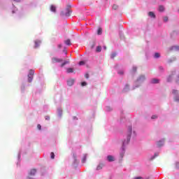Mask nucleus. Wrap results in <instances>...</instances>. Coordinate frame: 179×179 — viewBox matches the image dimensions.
<instances>
[{"label": "nucleus", "mask_w": 179, "mask_h": 179, "mask_svg": "<svg viewBox=\"0 0 179 179\" xmlns=\"http://www.w3.org/2000/svg\"><path fill=\"white\" fill-rule=\"evenodd\" d=\"M91 48H94V43L92 45Z\"/></svg>", "instance_id": "6e6d98bb"}, {"label": "nucleus", "mask_w": 179, "mask_h": 179, "mask_svg": "<svg viewBox=\"0 0 179 179\" xmlns=\"http://www.w3.org/2000/svg\"><path fill=\"white\" fill-rule=\"evenodd\" d=\"M171 51L178 52L179 51V45H173L170 48Z\"/></svg>", "instance_id": "dca6fc26"}, {"label": "nucleus", "mask_w": 179, "mask_h": 179, "mask_svg": "<svg viewBox=\"0 0 179 179\" xmlns=\"http://www.w3.org/2000/svg\"><path fill=\"white\" fill-rule=\"evenodd\" d=\"M14 2H20L21 0H13Z\"/></svg>", "instance_id": "5fc2aeb1"}, {"label": "nucleus", "mask_w": 179, "mask_h": 179, "mask_svg": "<svg viewBox=\"0 0 179 179\" xmlns=\"http://www.w3.org/2000/svg\"><path fill=\"white\" fill-rule=\"evenodd\" d=\"M146 80V76L145 74H141L138 76L136 80L134 82V84L132 87V90H135V89L138 87H141L143 83Z\"/></svg>", "instance_id": "f03ea898"}, {"label": "nucleus", "mask_w": 179, "mask_h": 179, "mask_svg": "<svg viewBox=\"0 0 179 179\" xmlns=\"http://www.w3.org/2000/svg\"><path fill=\"white\" fill-rule=\"evenodd\" d=\"M66 72H67V73H73V69L69 68V69H67Z\"/></svg>", "instance_id": "7c9ffc66"}, {"label": "nucleus", "mask_w": 179, "mask_h": 179, "mask_svg": "<svg viewBox=\"0 0 179 179\" xmlns=\"http://www.w3.org/2000/svg\"><path fill=\"white\" fill-rule=\"evenodd\" d=\"M160 57H161V55H160L159 52H155V53H154V55H153V58H154L155 59H159V58H160Z\"/></svg>", "instance_id": "6ab92c4d"}, {"label": "nucleus", "mask_w": 179, "mask_h": 179, "mask_svg": "<svg viewBox=\"0 0 179 179\" xmlns=\"http://www.w3.org/2000/svg\"><path fill=\"white\" fill-rule=\"evenodd\" d=\"M159 12L163 13L164 10H166V8H164V6H159L158 8Z\"/></svg>", "instance_id": "aec40b11"}, {"label": "nucleus", "mask_w": 179, "mask_h": 179, "mask_svg": "<svg viewBox=\"0 0 179 179\" xmlns=\"http://www.w3.org/2000/svg\"><path fill=\"white\" fill-rule=\"evenodd\" d=\"M151 85H159L160 83V79L159 78H152L150 80Z\"/></svg>", "instance_id": "6e6552de"}, {"label": "nucleus", "mask_w": 179, "mask_h": 179, "mask_svg": "<svg viewBox=\"0 0 179 179\" xmlns=\"http://www.w3.org/2000/svg\"><path fill=\"white\" fill-rule=\"evenodd\" d=\"M40 44H41V41L40 40L35 41L34 48H38L40 47Z\"/></svg>", "instance_id": "a211bd4d"}, {"label": "nucleus", "mask_w": 179, "mask_h": 179, "mask_svg": "<svg viewBox=\"0 0 179 179\" xmlns=\"http://www.w3.org/2000/svg\"><path fill=\"white\" fill-rule=\"evenodd\" d=\"M134 179H149L148 178H143V177H136V178H134Z\"/></svg>", "instance_id": "79ce46f5"}, {"label": "nucleus", "mask_w": 179, "mask_h": 179, "mask_svg": "<svg viewBox=\"0 0 179 179\" xmlns=\"http://www.w3.org/2000/svg\"><path fill=\"white\" fill-rule=\"evenodd\" d=\"M162 1H165V0H162Z\"/></svg>", "instance_id": "052dcab7"}, {"label": "nucleus", "mask_w": 179, "mask_h": 179, "mask_svg": "<svg viewBox=\"0 0 179 179\" xmlns=\"http://www.w3.org/2000/svg\"><path fill=\"white\" fill-rule=\"evenodd\" d=\"M176 76V82L178 85H179V70L172 71L171 74L169 75L166 78V82H171L173 80V78Z\"/></svg>", "instance_id": "7ed1b4c3"}, {"label": "nucleus", "mask_w": 179, "mask_h": 179, "mask_svg": "<svg viewBox=\"0 0 179 179\" xmlns=\"http://www.w3.org/2000/svg\"><path fill=\"white\" fill-rule=\"evenodd\" d=\"M45 120H46V121H50V116L48 115L45 116Z\"/></svg>", "instance_id": "a18cd8bd"}, {"label": "nucleus", "mask_w": 179, "mask_h": 179, "mask_svg": "<svg viewBox=\"0 0 179 179\" xmlns=\"http://www.w3.org/2000/svg\"><path fill=\"white\" fill-rule=\"evenodd\" d=\"M85 78H86V79H89V74L88 73L85 74Z\"/></svg>", "instance_id": "3c124183"}, {"label": "nucleus", "mask_w": 179, "mask_h": 179, "mask_svg": "<svg viewBox=\"0 0 179 179\" xmlns=\"http://www.w3.org/2000/svg\"><path fill=\"white\" fill-rule=\"evenodd\" d=\"M131 138L132 139L136 138V131L132 129V126H129L127 127V131L124 136V138L122 140V147L120 150V160H122V158L125 156V149L127 146L129 145Z\"/></svg>", "instance_id": "f257e3e1"}, {"label": "nucleus", "mask_w": 179, "mask_h": 179, "mask_svg": "<svg viewBox=\"0 0 179 179\" xmlns=\"http://www.w3.org/2000/svg\"><path fill=\"white\" fill-rule=\"evenodd\" d=\"M103 50H107V47L106 46H103Z\"/></svg>", "instance_id": "4d7b16f0"}, {"label": "nucleus", "mask_w": 179, "mask_h": 179, "mask_svg": "<svg viewBox=\"0 0 179 179\" xmlns=\"http://www.w3.org/2000/svg\"><path fill=\"white\" fill-rule=\"evenodd\" d=\"M117 73L118 75H120V76H122V75H124V70H119Z\"/></svg>", "instance_id": "c9c22d12"}, {"label": "nucleus", "mask_w": 179, "mask_h": 179, "mask_svg": "<svg viewBox=\"0 0 179 179\" xmlns=\"http://www.w3.org/2000/svg\"><path fill=\"white\" fill-rule=\"evenodd\" d=\"M34 76V70H29L28 73V82L31 83L33 82V76Z\"/></svg>", "instance_id": "423d86ee"}, {"label": "nucleus", "mask_w": 179, "mask_h": 179, "mask_svg": "<svg viewBox=\"0 0 179 179\" xmlns=\"http://www.w3.org/2000/svg\"><path fill=\"white\" fill-rule=\"evenodd\" d=\"M62 59H59L58 57H52V64H57L59 62H62Z\"/></svg>", "instance_id": "1a4fd4ad"}, {"label": "nucleus", "mask_w": 179, "mask_h": 179, "mask_svg": "<svg viewBox=\"0 0 179 179\" xmlns=\"http://www.w3.org/2000/svg\"><path fill=\"white\" fill-rule=\"evenodd\" d=\"M17 159H18V160H20V152L18 153Z\"/></svg>", "instance_id": "603ef678"}, {"label": "nucleus", "mask_w": 179, "mask_h": 179, "mask_svg": "<svg viewBox=\"0 0 179 179\" xmlns=\"http://www.w3.org/2000/svg\"><path fill=\"white\" fill-rule=\"evenodd\" d=\"M79 65H80V66L85 65V62H84V61H80V62H79Z\"/></svg>", "instance_id": "c03bdc74"}, {"label": "nucleus", "mask_w": 179, "mask_h": 179, "mask_svg": "<svg viewBox=\"0 0 179 179\" xmlns=\"http://www.w3.org/2000/svg\"><path fill=\"white\" fill-rule=\"evenodd\" d=\"M113 10H117V9H118V6L116 4H114L113 6Z\"/></svg>", "instance_id": "4c0bfd02"}, {"label": "nucleus", "mask_w": 179, "mask_h": 179, "mask_svg": "<svg viewBox=\"0 0 179 179\" xmlns=\"http://www.w3.org/2000/svg\"><path fill=\"white\" fill-rule=\"evenodd\" d=\"M69 64V60H66V61H64V62H63V63L61 64L62 68L64 67V66H65V65H66V64Z\"/></svg>", "instance_id": "c756f323"}, {"label": "nucleus", "mask_w": 179, "mask_h": 179, "mask_svg": "<svg viewBox=\"0 0 179 179\" xmlns=\"http://www.w3.org/2000/svg\"><path fill=\"white\" fill-rule=\"evenodd\" d=\"M105 166H106V165L104 164V163L100 162V163L97 165V166H96V171H100V170H102V169H103V167H104Z\"/></svg>", "instance_id": "ddd939ff"}, {"label": "nucleus", "mask_w": 179, "mask_h": 179, "mask_svg": "<svg viewBox=\"0 0 179 179\" xmlns=\"http://www.w3.org/2000/svg\"><path fill=\"white\" fill-rule=\"evenodd\" d=\"M129 92V84H126L122 90L123 93H128Z\"/></svg>", "instance_id": "2eb2a0df"}, {"label": "nucleus", "mask_w": 179, "mask_h": 179, "mask_svg": "<svg viewBox=\"0 0 179 179\" xmlns=\"http://www.w3.org/2000/svg\"><path fill=\"white\" fill-rule=\"evenodd\" d=\"M96 52H101V46H97L96 49Z\"/></svg>", "instance_id": "f704fd0d"}, {"label": "nucleus", "mask_w": 179, "mask_h": 179, "mask_svg": "<svg viewBox=\"0 0 179 179\" xmlns=\"http://www.w3.org/2000/svg\"><path fill=\"white\" fill-rule=\"evenodd\" d=\"M164 142H165L164 138H162V139L159 140V141L157 142V146L158 148H162V146L164 145Z\"/></svg>", "instance_id": "9d476101"}, {"label": "nucleus", "mask_w": 179, "mask_h": 179, "mask_svg": "<svg viewBox=\"0 0 179 179\" xmlns=\"http://www.w3.org/2000/svg\"><path fill=\"white\" fill-rule=\"evenodd\" d=\"M73 120H78V118H76V117H73Z\"/></svg>", "instance_id": "13d9d810"}, {"label": "nucleus", "mask_w": 179, "mask_h": 179, "mask_svg": "<svg viewBox=\"0 0 179 179\" xmlns=\"http://www.w3.org/2000/svg\"><path fill=\"white\" fill-rule=\"evenodd\" d=\"M15 11H16V8L12 10V13H15Z\"/></svg>", "instance_id": "864d4df0"}, {"label": "nucleus", "mask_w": 179, "mask_h": 179, "mask_svg": "<svg viewBox=\"0 0 179 179\" xmlns=\"http://www.w3.org/2000/svg\"><path fill=\"white\" fill-rule=\"evenodd\" d=\"M87 159V154H85L83 158L82 159V163H86V160Z\"/></svg>", "instance_id": "b1692460"}, {"label": "nucleus", "mask_w": 179, "mask_h": 179, "mask_svg": "<svg viewBox=\"0 0 179 179\" xmlns=\"http://www.w3.org/2000/svg\"><path fill=\"white\" fill-rule=\"evenodd\" d=\"M159 72H160L161 73H163V72H164V68H163V66H160L159 67Z\"/></svg>", "instance_id": "473e14b6"}, {"label": "nucleus", "mask_w": 179, "mask_h": 179, "mask_svg": "<svg viewBox=\"0 0 179 179\" xmlns=\"http://www.w3.org/2000/svg\"><path fill=\"white\" fill-rule=\"evenodd\" d=\"M175 166L176 169H179V162H176Z\"/></svg>", "instance_id": "37998d69"}, {"label": "nucleus", "mask_w": 179, "mask_h": 179, "mask_svg": "<svg viewBox=\"0 0 179 179\" xmlns=\"http://www.w3.org/2000/svg\"><path fill=\"white\" fill-rule=\"evenodd\" d=\"M17 165H19V162L17 163Z\"/></svg>", "instance_id": "bf43d9fd"}, {"label": "nucleus", "mask_w": 179, "mask_h": 179, "mask_svg": "<svg viewBox=\"0 0 179 179\" xmlns=\"http://www.w3.org/2000/svg\"><path fill=\"white\" fill-rule=\"evenodd\" d=\"M115 57H117V52H112L110 55L111 59H114V58H115Z\"/></svg>", "instance_id": "cd10ccee"}, {"label": "nucleus", "mask_w": 179, "mask_h": 179, "mask_svg": "<svg viewBox=\"0 0 179 179\" xmlns=\"http://www.w3.org/2000/svg\"><path fill=\"white\" fill-rule=\"evenodd\" d=\"M163 22L164 23H167V22H169V17L167 16L163 17Z\"/></svg>", "instance_id": "2f4dec72"}, {"label": "nucleus", "mask_w": 179, "mask_h": 179, "mask_svg": "<svg viewBox=\"0 0 179 179\" xmlns=\"http://www.w3.org/2000/svg\"><path fill=\"white\" fill-rule=\"evenodd\" d=\"M87 83H86L85 81L81 83V86L83 87V86H87Z\"/></svg>", "instance_id": "ea45409f"}, {"label": "nucleus", "mask_w": 179, "mask_h": 179, "mask_svg": "<svg viewBox=\"0 0 179 179\" xmlns=\"http://www.w3.org/2000/svg\"><path fill=\"white\" fill-rule=\"evenodd\" d=\"M37 128H38V129H39V130L41 129V125L38 124V125H37Z\"/></svg>", "instance_id": "09e8293b"}, {"label": "nucleus", "mask_w": 179, "mask_h": 179, "mask_svg": "<svg viewBox=\"0 0 179 179\" xmlns=\"http://www.w3.org/2000/svg\"><path fill=\"white\" fill-rule=\"evenodd\" d=\"M137 70H138V67H136V66H133L132 70H131V73H135Z\"/></svg>", "instance_id": "bb28decb"}, {"label": "nucleus", "mask_w": 179, "mask_h": 179, "mask_svg": "<svg viewBox=\"0 0 179 179\" xmlns=\"http://www.w3.org/2000/svg\"><path fill=\"white\" fill-rule=\"evenodd\" d=\"M64 43L66 44V45H71V39H67L64 41Z\"/></svg>", "instance_id": "c85d7f7f"}, {"label": "nucleus", "mask_w": 179, "mask_h": 179, "mask_svg": "<svg viewBox=\"0 0 179 179\" xmlns=\"http://www.w3.org/2000/svg\"><path fill=\"white\" fill-rule=\"evenodd\" d=\"M73 167H78V164H79V161H78L76 154H73Z\"/></svg>", "instance_id": "0eeeda50"}, {"label": "nucleus", "mask_w": 179, "mask_h": 179, "mask_svg": "<svg viewBox=\"0 0 179 179\" xmlns=\"http://www.w3.org/2000/svg\"><path fill=\"white\" fill-rule=\"evenodd\" d=\"M172 34H173V36H178L179 31H173Z\"/></svg>", "instance_id": "e433bc0d"}, {"label": "nucleus", "mask_w": 179, "mask_h": 179, "mask_svg": "<svg viewBox=\"0 0 179 179\" xmlns=\"http://www.w3.org/2000/svg\"><path fill=\"white\" fill-rule=\"evenodd\" d=\"M50 10H51V12H53L54 13H55V12H57V8H55V6H51Z\"/></svg>", "instance_id": "393cba45"}, {"label": "nucleus", "mask_w": 179, "mask_h": 179, "mask_svg": "<svg viewBox=\"0 0 179 179\" xmlns=\"http://www.w3.org/2000/svg\"><path fill=\"white\" fill-rule=\"evenodd\" d=\"M63 52H64L65 55H66L68 54V53L66 52V50L65 48H64V49L63 50Z\"/></svg>", "instance_id": "de8ad7c7"}, {"label": "nucleus", "mask_w": 179, "mask_h": 179, "mask_svg": "<svg viewBox=\"0 0 179 179\" xmlns=\"http://www.w3.org/2000/svg\"><path fill=\"white\" fill-rule=\"evenodd\" d=\"M74 83H75V79L69 78V80H67V85L69 86H73Z\"/></svg>", "instance_id": "4468645a"}, {"label": "nucleus", "mask_w": 179, "mask_h": 179, "mask_svg": "<svg viewBox=\"0 0 179 179\" xmlns=\"http://www.w3.org/2000/svg\"><path fill=\"white\" fill-rule=\"evenodd\" d=\"M148 15L149 17H151V19H156V14H155L153 11L148 12Z\"/></svg>", "instance_id": "f3484780"}, {"label": "nucleus", "mask_w": 179, "mask_h": 179, "mask_svg": "<svg viewBox=\"0 0 179 179\" xmlns=\"http://www.w3.org/2000/svg\"><path fill=\"white\" fill-rule=\"evenodd\" d=\"M57 114H58V117H59V118H61V117H62V109H61V108H57Z\"/></svg>", "instance_id": "412c9836"}, {"label": "nucleus", "mask_w": 179, "mask_h": 179, "mask_svg": "<svg viewBox=\"0 0 179 179\" xmlns=\"http://www.w3.org/2000/svg\"><path fill=\"white\" fill-rule=\"evenodd\" d=\"M71 13H72V10H71V6H67L66 9L61 12V16H66V17H69L71 16Z\"/></svg>", "instance_id": "20e7f679"}, {"label": "nucleus", "mask_w": 179, "mask_h": 179, "mask_svg": "<svg viewBox=\"0 0 179 179\" xmlns=\"http://www.w3.org/2000/svg\"><path fill=\"white\" fill-rule=\"evenodd\" d=\"M157 157H159V152H155L154 155L150 158V160H155V159Z\"/></svg>", "instance_id": "5701e85b"}, {"label": "nucleus", "mask_w": 179, "mask_h": 179, "mask_svg": "<svg viewBox=\"0 0 179 179\" xmlns=\"http://www.w3.org/2000/svg\"><path fill=\"white\" fill-rule=\"evenodd\" d=\"M106 111H108V112L113 111V108H111L110 106H106Z\"/></svg>", "instance_id": "72a5a7b5"}, {"label": "nucleus", "mask_w": 179, "mask_h": 179, "mask_svg": "<svg viewBox=\"0 0 179 179\" xmlns=\"http://www.w3.org/2000/svg\"><path fill=\"white\" fill-rule=\"evenodd\" d=\"M107 162H109V163H111L113 162H115V157L113 155H108L106 157Z\"/></svg>", "instance_id": "9b49d317"}, {"label": "nucleus", "mask_w": 179, "mask_h": 179, "mask_svg": "<svg viewBox=\"0 0 179 179\" xmlns=\"http://www.w3.org/2000/svg\"><path fill=\"white\" fill-rule=\"evenodd\" d=\"M177 59V57H172L169 59H168V64H171V62H174Z\"/></svg>", "instance_id": "4be33fe9"}, {"label": "nucleus", "mask_w": 179, "mask_h": 179, "mask_svg": "<svg viewBox=\"0 0 179 179\" xmlns=\"http://www.w3.org/2000/svg\"><path fill=\"white\" fill-rule=\"evenodd\" d=\"M57 47H58V48H62V44H59V45H57Z\"/></svg>", "instance_id": "8fccbe9b"}, {"label": "nucleus", "mask_w": 179, "mask_h": 179, "mask_svg": "<svg viewBox=\"0 0 179 179\" xmlns=\"http://www.w3.org/2000/svg\"><path fill=\"white\" fill-rule=\"evenodd\" d=\"M172 94L173 95V100L176 103H179V92L177 90H172Z\"/></svg>", "instance_id": "39448f33"}, {"label": "nucleus", "mask_w": 179, "mask_h": 179, "mask_svg": "<svg viewBox=\"0 0 179 179\" xmlns=\"http://www.w3.org/2000/svg\"><path fill=\"white\" fill-rule=\"evenodd\" d=\"M50 158L51 159H55V154H54V152L50 153Z\"/></svg>", "instance_id": "58836bf2"}, {"label": "nucleus", "mask_w": 179, "mask_h": 179, "mask_svg": "<svg viewBox=\"0 0 179 179\" xmlns=\"http://www.w3.org/2000/svg\"><path fill=\"white\" fill-rule=\"evenodd\" d=\"M36 173H37V170L36 169H31V171L29 173V179H33V178L31 177V176H36Z\"/></svg>", "instance_id": "f8f14e48"}, {"label": "nucleus", "mask_w": 179, "mask_h": 179, "mask_svg": "<svg viewBox=\"0 0 179 179\" xmlns=\"http://www.w3.org/2000/svg\"><path fill=\"white\" fill-rule=\"evenodd\" d=\"M21 90H22V92H24V85H22L21 86Z\"/></svg>", "instance_id": "49530a36"}, {"label": "nucleus", "mask_w": 179, "mask_h": 179, "mask_svg": "<svg viewBox=\"0 0 179 179\" xmlns=\"http://www.w3.org/2000/svg\"><path fill=\"white\" fill-rule=\"evenodd\" d=\"M97 34H98V36H101V34H103V29L101 28L98 29Z\"/></svg>", "instance_id": "a878e982"}, {"label": "nucleus", "mask_w": 179, "mask_h": 179, "mask_svg": "<svg viewBox=\"0 0 179 179\" xmlns=\"http://www.w3.org/2000/svg\"><path fill=\"white\" fill-rule=\"evenodd\" d=\"M152 120H156L157 119V115H153L152 117H151Z\"/></svg>", "instance_id": "a19ab883"}]
</instances>
